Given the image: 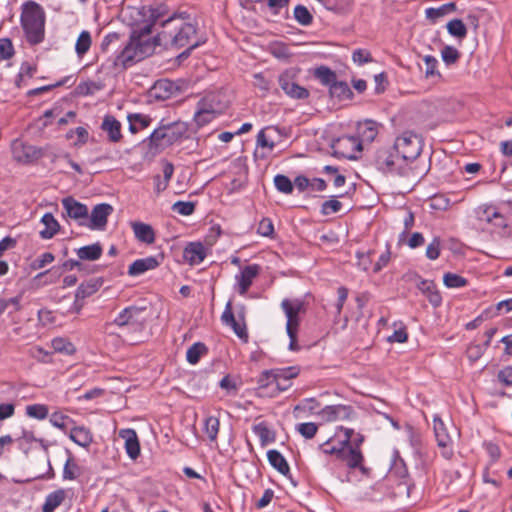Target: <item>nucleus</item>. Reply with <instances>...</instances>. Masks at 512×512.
<instances>
[{
  "label": "nucleus",
  "instance_id": "nucleus-1",
  "mask_svg": "<svg viewBox=\"0 0 512 512\" xmlns=\"http://www.w3.org/2000/svg\"><path fill=\"white\" fill-rule=\"evenodd\" d=\"M168 14L169 8L164 3L142 6L138 10L140 23L133 30L129 42L113 58V67L127 68L152 55L157 47L154 39L150 37L152 27Z\"/></svg>",
  "mask_w": 512,
  "mask_h": 512
},
{
  "label": "nucleus",
  "instance_id": "nucleus-2",
  "mask_svg": "<svg viewBox=\"0 0 512 512\" xmlns=\"http://www.w3.org/2000/svg\"><path fill=\"white\" fill-rule=\"evenodd\" d=\"M156 46L165 49L188 47L186 54L206 42L197 36V26L189 14H173L161 21L160 30L153 37Z\"/></svg>",
  "mask_w": 512,
  "mask_h": 512
},
{
  "label": "nucleus",
  "instance_id": "nucleus-3",
  "mask_svg": "<svg viewBox=\"0 0 512 512\" xmlns=\"http://www.w3.org/2000/svg\"><path fill=\"white\" fill-rule=\"evenodd\" d=\"M20 22L31 45H37L44 40L45 12L38 3L27 1L22 5Z\"/></svg>",
  "mask_w": 512,
  "mask_h": 512
},
{
  "label": "nucleus",
  "instance_id": "nucleus-4",
  "mask_svg": "<svg viewBox=\"0 0 512 512\" xmlns=\"http://www.w3.org/2000/svg\"><path fill=\"white\" fill-rule=\"evenodd\" d=\"M188 127L183 122H174L155 129L148 137L150 148L164 149L182 139Z\"/></svg>",
  "mask_w": 512,
  "mask_h": 512
},
{
  "label": "nucleus",
  "instance_id": "nucleus-5",
  "mask_svg": "<svg viewBox=\"0 0 512 512\" xmlns=\"http://www.w3.org/2000/svg\"><path fill=\"white\" fill-rule=\"evenodd\" d=\"M374 163L377 169L384 173H396L403 177H409L414 170L413 167H406L403 164L400 155L395 151V145L378 149Z\"/></svg>",
  "mask_w": 512,
  "mask_h": 512
},
{
  "label": "nucleus",
  "instance_id": "nucleus-6",
  "mask_svg": "<svg viewBox=\"0 0 512 512\" xmlns=\"http://www.w3.org/2000/svg\"><path fill=\"white\" fill-rule=\"evenodd\" d=\"M394 145L403 164L406 167H412V163L421 154L422 138L413 132L406 131L396 138Z\"/></svg>",
  "mask_w": 512,
  "mask_h": 512
},
{
  "label": "nucleus",
  "instance_id": "nucleus-7",
  "mask_svg": "<svg viewBox=\"0 0 512 512\" xmlns=\"http://www.w3.org/2000/svg\"><path fill=\"white\" fill-rule=\"evenodd\" d=\"M330 456V463L350 470H358L362 475L368 476L370 468L365 465L361 450H324Z\"/></svg>",
  "mask_w": 512,
  "mask_h": 512
},
{
  "label": "nucleus",
  "instance_id": "nucleus-8",
  "mask_svg": "<svg viewBox=\"0 0 512 512\" xmlns=\"http://www.w3.org/2000/svg\"><path fill=\"white\" fill-rule=\"evenodd\" d=\"M145 308L137 306H129L123 309L115 318L114 323L119 327L129 326L133 330H142L145 326L146 319L143 317Z\"/></svg>",
  "mask_w": 512,
  "mask_h": 512
},
{
  "label": "nucleus",
  "instance_id": "nucleus-9",
  "mask_svg": "<svg viewBox=\"0 0 512 512\" xmlns=\"http://www.w3.org/2000/svg\"><path fill=\"white\" fill-rule=\"evenodd\" d=\"M281 309L287 318L286 328H299L300 316L306 312L304 300L300 298H285L281 302Z\"/></svg>",
  "mask_w": 512,
  "mask_h": 512
},
{
  "label": "nucleus",
  "instance_id": "nucleus-10",
  "mask_svg": "<svg viewBox=\"0 0 512 512\" xmlns=\"http://www.w3.org/2000/svg\"><path fill=\"white\" fill-rule=\"evenodd\" d=\"M296 73L294 70H286L280 74L278 83L281 89L291 98L305 99L309 96L306 88L298 85L295 81Z\"/></svg>",
  "mask_w": 512,
  "mask_h": 512
},
{
  "label": "nucleus",
  "instance_id": "nucleus-11",
  "mask_svg": "<svg viewBox=\"0 0 512 512\" xmlns=\"http://www.w3.org/2000/svg\"><path fill=\"white\" fill-rule=\"evenodd\" d=\"M229 99L224 92L214 91L206 94L203 98H201L197 105L211 111L214 115L218 116L228 108Z\"/></svg>",
  "mask_w": 512,
  "mask_h": 512
},
{
  "label": "nucleus",
  "instance_id": "nucleus-12",
  "mask_svg": "<svg viewBox=\"0 0 512 512\" xmlns=\"http://www.w3.org/2000/svg\"><path fill=\"white\" fill-rule=\"evenodd\" d=\"M113 207L108 203H100L94 206L85 224L90 230H104L108 217L112 214Z\"/></svg>",
  "mask_w": 512,
  "mask_h": 512
},
{
  "label": "nucleus",
  "instance_id": "nucleus-13",
  "mask_svg": "<svg viewBox=\"0 0 512 512\" xmlns=\"http://www.w3.org/2000/svg\"><path fill=\"white\" fill-rule=\"evenodd\" d=\"M62 206L69 218L76 220L79 225L85 226L88 220V207L85 204L69 196L62 199Z\"/></svg>",
  "mask_w": 512,
  "mask_h": 512
},
{
  "label": "nucleus",
  "instance_id": "nucleus-14",
  "mask_svg": "<svg viewBox=\"0 0 512 512\" xmlns=\"http://www.w3.org/2000/svg\"><path fill=\"white\" fill-rule=\"evenodd\" d=\"M13 158L21 163H29L39 158L40 151L33 145L14 140L11 145Z\"/></svg>",
  "mask_w": 512,
  "mask_h": 512
},
{
  "label": "nucleus",
  "instance_id": "nucleus-15",
  "mask_svg": "<svg viewBox=\"0 0 512 512\" xmlns=\"http://www.w3.org/2000/svg\"><path fill=\"white\" fill-rule=\"evenodd\" d=\"M332 149L335 154H338L345 158H352V153L357 150L361 151L362 145L358 138L353 136H342L333 141Z\"/></svg>",
  "mask_w": 512,
  "mask_h": 512
},
{
  "label": "nucleus",
  "instance_id": "nucleus-16",
  "mask_svg": "<svg viewBox=\"0 0 512 512\" xmlns=\"http://www.w3.org/2000/svg\"><path fill=\"white\" fill-rule=\"evenodd\" d=\"M354 409L349 405H328L324 407L320 415L326 421L348 420L354 415Z\"/></svg>",
  "mask_w": 512,
  "mask_h": 512
},
{
  "label": "nucleus",
  "instance_id": "nucleus-17",
  "mask_svg": "<svg viewBox=\"0 0 512 512\" xmlns=\"http://www.w3.org/2000/svg\"><path fill=\"white\" fill-rule=\"evenodd\" d=\"M260 266L258 264H252L245 266L239 275H236V281L238 285V292L241 295H245L253 283V280L260 273Z\"/></svg>",
  "mask_w": 512,
  "mask_h": 512
},
{
  "label": "nucleus",
  "instance_id": "nucleus-18",
  "mask_svg": "<svg viewBox=\"0 0 512 512\" xmlns=\"http://www.w3.org/2000/svg\"><path fill=\"white\" fill-rule=\"evenodd\" d=\"M273 370L275 386L279 391L287 390L291 385V379L299 374V369L296 366Z\"/></svg>",
  "mask_w": 512,
  "mask_h": 512
},
{
  "label": "nucleus",
  "instance_id": "nucleus-19",
  "mask_svg": "<svg viewBox=\"0 0 512 512\" xmlns=\"http://www.w3.org/2000/svg\"><path fill=\"white\" fill-rule=\"evenodd\" d=\"M337 438L342 444L341 448H359L364 441V436L361 433L343 427L337 433Z\"/></svg>",
  "mask_w": 512,
  "mask_h": 512
},
{
  "label": "nucleus",
  "instance_id": "nucleus-20",
  "mask_svg": "<svg viewBox=\"0 0 512 512\" xmlns=\"http://www.w3.org/2000/svg\"><path fill=\"white\" fill-rule=\"evenodd\" d=\"M159 266V261L154 256H149L146 258H141L135 260L128 267V274L130 276L136 277L142 275L146 271L153 270Z\"/></svg>",
  "mask_w": 512,
  "mask_h": 512
},
{
  "label": "nucleus",
  "instance_id": "nucleus-21",
  "mask_svg": "<svg viewBox=\"0 0 512 512\" xmlns=\"http://www.w3.org/2000/svg\"><path fill=\"white\" fill-rule=\"evenodd\" d=\"M176 91V86L173 82L162 79L155 82L151 88V96L158 100H167L171 98Z\"/></svg>",
  "mask_w": 512,
  "mask_h": 512
},
{
  "label": "nucleus",
  "instance_id": "nucleus-22",
  "mask_svg": "<svg viewBox=\"0 0 512 512\" xmlns=\"http://www.w3.org/2000/svg\"><path fill=\"white\" fill-rule=\"evenodd\" d=\"M101 129L107 133L110 142L117 143L122 139L121 123L114 116L106 115Z\"/></svg>",
  "mask_w": 512,
  "mask_h": 512
},
{
  "label": "nucleus",
  "instance_id": "nucleus-23",
  "mask_svg": "<svg viewBox=\"0 0 512 512\" xmlns=\"http://www.w3.org/2000/svg\"><path fill=\"white\" fill-rule=\"evenodd\" d=\"M206 257L205 248L201 243H190L183 251V258L190 265L200 264Z\"/></svg>",
  "mask_w": 512,
  "mask_h": 512
},
{
  "label": "nucleus",
  "instance_id": "nucleus-24",
  "mask_svg": "<svg viewBox=\"0 0 512 512\" xmlns=\"http://www.w3.org/2000/svg\"><path fill=\"white\" fill-rule=\"evenodd\" d=\"M132 230L134 232L135 237L146 244H152L155 241V233L149 224H145L142 222H132L131 223Z\"/></svg>",
  "mask_w": 512,
  "mask_h": 512
},
{
  "label": "nucleus",
  "instance_id": "nucleus-25",
  "mask_svg": "<svg viewBox=\"0 0 512 512\" xmlns=\"http://www.w3.org/2000/svg\"><path fill=\"white\" fill-rule=\"evenodd\" d=\"M104 281L101 277L91 278L79 285L76 290V298L86 299L95 294L103 285Z\"/></svg>",
  "mask_w": 512,
  "mask_h": 512
},
{
  "label": "nucleus",
  "instance_id": "nucleus-26",
  "mask_svg": "<svg viewBox=\"0 0 512 512\" xmlns=\"http://www.w3.org/2000/svg\"><path fill=\"white\" fill-rule=\"evenodd\" d=\"M478 218L482 222L491 223L495 227H506V219L495 208L487 207L478 212Z\"/></svg>",
  "mask_w": 512,
  "mask_h": 512
},
{
  "label": "nucleus",
  "instance_id": "nucleus-27",
  "mask_svg": "<svg viewBox=\"0 0 512 512\" xmlns=\"http://www.w3.org/2000/svg\"><path fill=\"white\" fill-rule=\"evenodd\" d=\"M433 429L440 448H446L447 446L453 445V441L447 433L446 426L438 416H435L433 419Z\"/></svg>",
  "mask_w": 512,
  "mask_h": 512
},
{
  "label": "nucleus",
  "instance_id": "nucleus-28",
  "mask_svg": "<svg viewBox=\"0 0 512 512\" xmlns=\"http://www.w3.org/2000/svg\"><path fill=\"white\" fill-rule=\"evenodd\" d=\"M41 223L45 226V228L39 232L42 239L53 238L60 229L59 222L51 213H45L41 218Z\"/></svg>",
  "mask_w": 512,
  "mask_h": 512
},
{
  "label": "nucleus",
  "instance_id": "nucleus-29",
  "mask_svg": "<svg viewBox=\"0 0 512 512\" xmlns=\"http://www.w3.org/2000/svg\"><path fill=\"white\" fill-rule=\"evenodd\" d=\"M359 142L371 143L377 136V124L374 121L366 120L358 125Z\"/></svg>",
  "mask_w": 512,
  "mask_h": 512
},
{
  "label": "nucleus",
  "instance_id": "nucleus-30",
  "mask_svg": "<svg viewBox=\"0 0 512 512\" xmlns=\"http://www.w3.org/2000/svg\"><path fill=\"white\" fill-rule=\"evenodd\" d=\"M267 458L273 468L279 473L287 476L290 473V467L286 458L279 452V450H268Z\"/></svg>",
  "mask_w": 512,
  "mask_h": 512
},
{
  "label": "nucleus",
  "instance_id": "nucleus-31",
  "mask_svg": "<svg viewBox=\"0 0 512 512\" xmlns=\"http://www.w3.org/2000/svg\"><path fill=\"white\" fill-rule=\"evenodd\" d=\"M419 290L422 291L423 294H425L429 300V302L434 306L437 307L442 302V297L440 293L436 290L435 284L430 280H421L418 283Z\"/></svg>",
  "mask_w": 512,
  "mask_h": 512
},
{
  "label": "nucleus",
  "instance_id": "nucleus-32",
  "mask_svg": "<svg viewBox=\"0 0 512 512\" xmlns=\"http://www.w3.org/2000/svg\"><path fill=\"white\" fill-rule=\"evenodd\" d=\"M70 439L81 447H87L92 442V434L90 430L84 426L74 427L70 430Z\"/></svg>",
  "mask_w": 512,
  "mask_h": 512
},
{
  "label": "nucleus",
  "instance_id": "nucleus-33",
  "mask_svg": "<svg viewBox=\"0 0 512 512\" xmlns=\"http://www.w3.org/2000/svg\"><path fill=\"white\" fill-rule=\"evenodd\" d=\"M65 497L66 492L63 489H58L48 494L42 506V512H54L63 503Z\"/></svg>",
  "mask_w": 512,
  "mask_h": 512
},
{
  "label": "nucleus",
  "instance_id": "nucleus-34",
  "mask_svg": "<svg viewBox=\"0 0 512 512\" xmlns=\"http://www.w3.org/2000/svg\"><path fill=\"white\" fill-rule=\"evenodd\" d=\"M103 249L100 243L80 247L76 250L77 256L80 260L95 261L102 255Z\"/></svg>",
  "mask_w": 512,
  "mask_h": 512
},
{
  "label": "nucleus",
  "instance_id": "nucleus-35",
  "mask_svg": "<svg viewBox=\"0 0 512 512\" xmlns=\"http://www.w3.org/2000/svg\"><path fill=\"white\" fill-rule=\"evenodd\" d=\"M253 433L258 437L262 446L269 445L274 442V431L264 422H261L253 427Z\"/></svg>",
  "mask_w": 512,
  "mask_h": 512
},
{
  "label": "nucleus",
  "instance_id": "nucleus-36",
  "mask_svg": "<svg viewBox=\"0 0 512 512\" xmlns=\"http://www.w3.org/2000/svg\"><path fill=\"white\" fill-rule=\"evenodd\" d=\"M127 120L129 122V131L132 134H136L141 129L147 128L151 123V118L141 113L129 114Z\"/></svg>",
  "mask_w": 512,
  "mask_h": 512
},
{
  "label": "nucleus",
  "instance_id": "nucleus-37",
  "mask_svg": "<svg viewBox=\"0 0 512 512\" xmlns=\"http://www.w3.org/2000/svg\"><path fill=\"white\" fill-rule=\"evenodd\" d=\"M67 459L64 465L63 478L66 480H74L81 475V468L75 462L74 456L70 450H67Z\"/></svg>",
  "mask_w": 512,
  "mask_h": 512
},
{
  "label": "nucleus",
  "instance_id": "nucleus-38",
  "mask_svg": "<svg viewBox=\"0 0 512 512\" xmlns=\"http://www.w3.org/2000/svg\"><path fill=\"white\" fill-rule=\"evenodd\" d=\"M92 38L89 31L84 30L80 33L75 44V52L79 58H82L90 49Z\"/></svg>",
  "mask_w": 512,
  "mask_h": 512
},
{
  "label": "nucleus",
  "instance_id": "nucleus-39",
  "mask_svg": "<svg viewBox=\"0 0 512 512\" xmlns=\"http://www.w3.org/2000/svg\"><path fill=\"white\" fill-rule=\"evenodd\" d=\"M208 349L202 342H196L190 346L186 352V359L190 364H197L201 356L207 353Z\"/></svg>",
  "mask_w": 512,
  "mask_h": 512
},
{
  "label": "nucleus",
  "instance_id": "nucleus-40",
  "mask_svg": "<svg viewBox=\"0 0 512 512\" xmlns=\"http://www.w3.org/2000/svg\"><path fill=\"white\" fill-rule=\"evenodd\" d=\"M330 94L339 100L349 99L352 96V91L346 82L336 81L330 86Z\"/></svg>",
  "mask_w": 512,
  "mask_h": 512
},
{
  "label": "nucleus",
  "instance_id": "nucleus-41",
  "mask_svg": "<svg viewBox=\"0 0 512 512\" xmlns=\"http://www.w3.org/2000/svg\"><path fill=\"white\" fill-rule=\"evenodd\" d=\"M456 6L454 3H447L438 8H427L425 11V15L427 19L432 21H436L437 19L447 15L450 12L455 10Z\"/></svg>",
  "mask_w": 512,
  "mask_h": 512
},
{
  "label": "nucleus",
  "instance_id": "nucleus-42",
  "mask_svg": "<svg viewBox=\"0 0 512 512\" xmlns=\"http://www.w3.org/2000/svg\"><path fill=\"white\" fill-rule=\"evenodd\" d=\"M52 348L55 352L63 353L66 355H72L75 353V346L65 338H54L51 342Z\"/></svg>",
  "mask_w": 512,
  "mask_h": 512
},
{
  "label": "nucleus",
  "instance_id": "nucleus-43",
  "mask_svg": "<svg viewBox=\"0 0 512 512\" xmlns=\"http://www.w3.org/2000/svg\"><path fill=\"white\" fill-rule=\"evenodd\" d=\"M118 435L124 441L125 448H140V443L135 430L121 429Z\"/></svg>",
  "mask_w": 512,
  "mask_h": 512
},
{
  "label": "nucleus",
  "instance_id": "nucleus-44",
  "mask_svg": "<svg viewBox=\"0 0 512 512\" xmlns=\"http://www.w3.org/2000/svg\"><path fill=\"white\" fill-rule=\"evenodd\" d=\"M294 18L302 26H309L313 22V16L303 5H297L294 8Z\"/></svg>",
  "mask_w": 512,
  "mask_h": 512
},
{
  "label": "nucleus",
  "instance_id": "nucleus-45",
  "mask_svg": "<svg viewBox=\"0 0 512 512\" xmlns=\"http://www.w3.org/2000/svg\"><path fill=\"white\" fill-rule=\"evenodd\" d=\"M447 30L450 35L463 39L467 35V28L460 19H453L447 23Z\"/></svg>",
  "mask_w": 512,
  "mask_h": 512
},
{
  "label": "nucleus",
  "instance_id": "nucleus-46",
  "mask_svg": "<svg viewBox=\"0 0 512 512\" xmlns=\"http://www.w3.org/2000/svg\"><path fill=\"white\" fill-rule=\"evenodd\" d=\"M216 117L217 116L211 113V111L197 105V110L194 114V122L197 127L200 128L210 123Z\"/></svg>",
  "mask_w": 512,
  "mask_h": 512
},
{
  "label": "nucleus",
  "instance_id": "nucleus-47",
  "mask_svg": "<svg viewBox=\"0 0 512 512\" xmlns=\"http://www.w3.org/2000/svg\"><path fill=\"white\" fill-rule=\"evenodd\" d=\"M18 441L19 446L29 445L31 448H47L49 446L43 439L34 437L32 432H24L23 436Z\"/></svg>",
  "mask_w": 512,
  "mask_h": 512
},
{
  "label": "nucleus",
  "instance_id": "nucleus-48",
  "mask_svg": "<svg viewBox=\"0 0 512 512\" xmlns=\"http://www.w3.org/2000/svg\"><path fill=\"white\" fill-rule=\"evenodd\" d=\"M48 407L44 404H32L26 406V415L28 417L43 420L48 416Z\"/></svg>",
  "mask_w": 512,
  "mask_h": 512
},
{
  "label": "nucleus",
  "instance_id": "nucleus-49",
  "mask_svg": "<svg viewBox=\"0 0 512 512\" xmlns=\"http://www.w3.org/2000/svg\"><path fill=\"white\" fill-rule=\"evenodd\" d=\"M443 282L444 285L448 288H461L465 287L468 284L466 278L454 273L444 274Z\"/></svg>",
  "mask_w": 512,
  "mask_h": 512
},
{
  "label": "nucleus",
  "instance_id": "nucleus-50",
  "mask_svg": "<svg viewBox=\"0 0 512 512\" xmlns=\"http://www.w3.org/2000/svg\"><path fill=\"white\" fill-rule=\"evenodd\" d=\"M74 136L77 137L76 141L73 143L74 146H82L88 141L89 133L86 128L80 126L68 131L66 134V138L69 140L73 139Z\"/></svg>",
  "mask_w": 512,
  "mask_h": 512
},
{
  "label": "nucleus",
  "instance_id": "nucleus-51",
  "mask_svg": "<svg viewBox=\"0 0 512 512\" xmlns=\"http://www.w3.org/2000/svg\"><path fill=\"white\" fill-rule=\"evenodd\" d=\"M119 40L120 36L118 33L113 32L107 34L100 44L101 51L107 53L110 50L116 49L118 47Z\"/></svg>",
  "mask_w": 512,
  "mask_h": 512
},
{
  "label": "nucleus",
  "instance_id": "nucleus-52",
  "mask_svg": "<svg viewBox=\"0 0 512 512\" xmlns=\"http://www.w3.org/2000/svg\"><path fill=\"white\" fill-rule=\"evenodd\" d=\"M274 185L279 192L284 194H290L293 191L291 180L282 174H278L274 177Z\"/></svg>",
  "mask_w": 512,
  "mask_h": 512
},
{
  "label": "nucleus",
  "instance_id": "nucleus-53",
  "mask_svg": "<svg viewBox=\"0 0 512 512\" xmlns=\"http://www.w3.org/2000/svg\"><path fill=\"white\" fill-rule=\"evenodd\" d=\"M50 423L54 427L66 430L69 424L73 423V420L69 416L64 415L61 412H54L50 416Z\"/></svg>",
  "mask_w": 512,
  "mask_h": 512
},
{
  "label": "nucleus",
  "instance_id": "nucleus-54",
  "mask_svg": "<svg viewBox=\"0 0 512 512\" xmlns=\"http://www.w3.org/2000/svg\"><path fill=\"white\" fill-rule=\"evenodd\" d=\"M196 204L191 201H177L172 205V210L183 216H190L195 211Z\"/></svg>",
  "mask_w": 512,
  "mask_h": 512
},
{
  "label": "nucleus",
  "instance_id": "nucleus-55",
  "mask_svg": "<svg viewBox=\"0 0 512 512\" xmlns=\"http://www.w3.org/2000/svg\"><path fill=\"white\" fill-rule=\"evenodd\" d=\"M257 233L263 237H274V225L270 218H262L257 227Z\"/></svg>",
  "mask_w": 512,
  "mask_h": 512
},
{
  "label": "nucleus",
  "instance_id": "nucleus-56",
  "mask_svg": "<svg viewBox=\"0 0 512 512\" xmlns=\"http://www.w3.org/2000/svg\"><path fill=\"white\" fill-rule=\"evenodd\" d=\"M423 61L425 64V76L427 78L440 76V73L436 70L438 61L435 57L431 55H426L423 57Z\"/></svg>",
  "mask_w": 512,
  "mask_h": 512
},
{
  "label": "nucleus",
  "instance_id": "nucleus-57",
  "mask_svg": "<svg viewBox=\"0 0 512 512\" xmlns=\"http://www.w3.org/2000/svg\"><path fill=\"white\" fill-rule=\"evenodd\" d=\"M442 60L447 64H454L460 57L459 51L453 46H445L441 51Z\"/></svg>",
  "mask_w": 512,
  "mask_h": 512
},
{
  "label": "nucleus",
  "instance_id": "nucleus-58",
  "mask_svg": "<svg viewBox=\"0 0 512 512\" xmlns=\"http://www.w3.org/2000/svg\"><path fill=\"white\" fill-rule=\"evenodd\" d=\"M391 469L400 477H404L407 474L406 465L403 459L399 457L398 450H394L393 452Z\"/></svg>",
  "mask_w": 512,
  "mask_h": 512
},
{
  "label": "nucleus",
  "instance_id": "nucleus-59",
  "mask_svg": "<svg viewBox=\"0 0 512 512\" xmlns=\"http://www.w3.org/2000/svg\"><path fill=\"white\" fill-rule=\"evenodd\" d=\"M14 55V47L10 39H0V62L10 59Z\"/></svg>",
  "mask_w": 512,
  "mask_h": 512
},
{
  "label": "nucleus",
  "instance_id": "nucleus-60",
  "mask_svg": "<svg viewBox=\"0 0 512 512\" xmlns=\"http://www.w3.org/2000/svg\"><path fill=\"white\" fill-rule=\"evenodd\" d=\"M316 76L321 80L322 83L330 85L335 82L336 74L328 67H319L316 70Z\"/></svg>",
  "mask_w": 512,
  "mask_h": 512
},
{
  "label": "nucleus",
  "instance_id": "nucleus-61",
  "mask_svg": "<svg viewBox=\"0 0 512 512\" xmlns=\"http://www.w3.org/2000/svg\"><path fill=\"white\" fill-rule=\"evenodd\" d=\"M342 203L335 198L325 201L321 206V213L325 216L337 213L341 210Z\"/></svg>",
  "mask_w": 512,
  "mask_h": 512
},
{
  "label": "nucleus",
  "instance_id": "nucleus-62",
  "mask_svg": "<svg viewBox=\"0 0 512 512\" xmlns=\"http://www.w3.org/2000/svg\"><path fill=\"white\" fill-rule=\"evenodd\" d=\"M441 251V240L439 237H435L426 248V257L430 260H436L440 256Z\"/></svg>",
  "mask_w": 512,
  "mask_h": 512
},
{
  "label": "nucleus",
  "instance_id": "nucleus-63",
  "mask_svg": "<svg viewBox=\"0 0 512 512\" xmlns=\"http://www.w3.org/2000/svg\"><path fill=\"white\" fill-rule=\"evenodd\" d=\"M205 430L211 440H215L219 431V420L215 417H208L205 421Z\"/></svg>",
  "mask_w": 512,
  "mask_h": 512
},
{
  "label": "nucleus",
  "instance_id": "nucleus-64",
  "mask_svg": "<svg viewBox=\"0 0 512 512\" xmlns=\"http://www.w3.org/2000/svg\"><path fill=\"white\" fill-rule=\"evenodd\" d=\"M487 348L481 344H470L467 348V357L471 362L477 361Z\"/></svg>",
  "mask_w": 512,
  "mask_h": 512
}]
</instances>
